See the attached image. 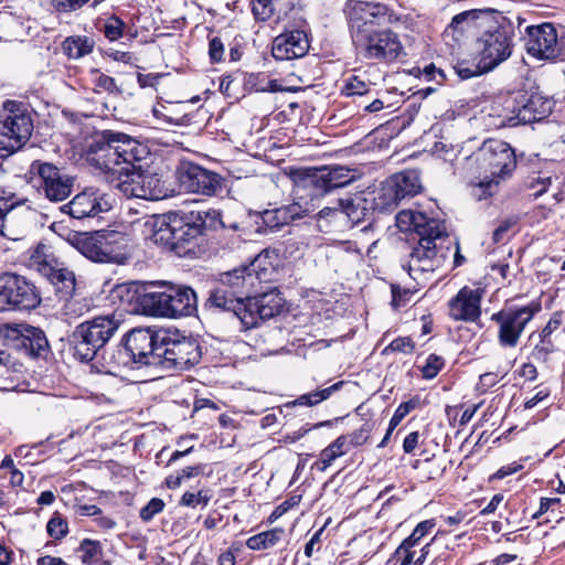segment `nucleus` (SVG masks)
Segmentation results:
<instances>
[{
  "instance_id": "1",
  "label": "nucleus",
  "mask_w": 565,
  "mask_h": 565,
  "mask_svg": "<svg viewBox=\"0 0 565 565\" xmlns=\"http://www.w3.org/2000/svg\"><path fill=\"white\" fill-rule=\"evenodd\" d=\"M149 149L135 138L105 130L90 145L87 159L102 170L107 181L127 198L160 200L166 196L163 182L157 174H145L141 161Z\"/></svg>"
},
{
  "instance_id": "2",
  "label": "nucleus",
  "mask_w": 565,
  "mask_h": 565,
  "mask_svg": "<svg viewBox=\"0 0 565 565\" xmlns=\"http://www.w3.org/2000/svg\"><path fill=\"white\" fill-rule=\"evenodd\" d=\"M396 225L401 232H415L419 236L407 264L408 274L414 279L418 274L431 273L443 265L449 254V246H443L447 239L444 222L422 212L404 210L396 215Z\"/></svg>"
},
{
  "instance_id": "3",
  "label": "nucleus",
  "mask_w": 565,
  "mask_h": 565,
  "mask_svg": "<svg viewBox=\"0 0 565 565\" xmlns=\"http://www.w3.org/2000/svg\"><path fill=\"white\" fill-rule=\"evenodd\" d=\"M207 301L210 307L233 312L245 330L257 328L260 322L279 315L285 303L276 290L242 298L220 285L211 292Z\"/></svg>"
},
{
  "instance_id": "4",
  "label": "nucleus",
  "mask_w": 565,
  "mask_h": 565,
  "mask_svg": "<svg viewBox=\"0 0 565 565\" xmlns=\"http://www.w3.org/2000/svg\"><path fill=\"white\" fill-rule=\"evenodd\" d=\"M476 159L480 168L492 177L480 181L475 189V196L482 200L494 193L499 181L514 170L516 161L512 148L499 139L486 140L477 151Z\"/></svg>"
},
{
  "instance_id": "5",
  "label": "nucleus",
  "mask_w": 565,
  "mask_h": 565,
  "mask_svg": "<svg viewBox=\"0 0 565 565\" xmlns=\"http://www.w3.org/2000/svg\"><path fill=\"white\" fill-rule=\"evenodd\" d=\"M120 322L115 315H106L79 323L71 335L74 356L81 362L92 361L117 332Z\"/></svg>"
},
{
  "instance_id": "6",
  "label": "nucleus",
  "mask_w": 565,
  "mask_h": 565,
  "mask_svg": "<svg viewBox=\"0 0 565 565\" xmlns=\"http://www.w3.org/2000/svg\"><path fill=\"white\" fill-rule=\"evenodd\" d=\"M47 351L49 341L40 328L26 323L0 327V363L9 364L12 352L29 358H40Z\"/></svg>"
},
{
  "instance_id": "7",
  "label": "nucleus",
  "mask_w": 565,
  "mask_h": 565,
  "mask_svg": "<svg viewBox=\"0 0 565 565\" xmlns=\"http://www.w3.org/2000/svg\"><path fill=\"white\" fill-rule=\"evenodd\" d=\"M33 131V120L26 105L17 100L3 104L0 115V151L10 156L21 149Z\"/></svg>"
},
{
  "instance_id": "8",
  "label": "nucleus",
  "mask_w": 565,
  "mask_h": 565,
  "mask_svg": "<svg viewBox=\"0 0 565 565\" xmlns=\"http://www.w3.org/2000/svg\"><path fill=\"white\" fill-rule=\"evenodd\" d=\"M218 217L215 210L174 213V254L180 257H196L203 241L206 218Z\"/></svg>"
},
{
  "instance_id": "9",
  "label": "nucleus",
  "mask_w": 565,
  "mask_h": 565,
  "mask_svg": "<svg viewBox=\"0 0 565 565\" xmlns=\"http://www.w3.org/2000/svg\"><path fill=\"white\" fill-rule=\"evenodd\" d=\"M41 301V294L31 280L11 271L0 274V312L30 311Z\"/></svg>"
},
{
  "instance_id": "10",
  "label": "nucleus",
  "mask_w": 565,
  "mask_h": 565,
  "mask_svg": "<svg viewBox=\"0 0 565 565\" xmlns=\"http://www.w3.org/2000/svg\"><path fill=\"white\" fill-rule=\"evenodd\" d=\"M158 364L167 369L188 370L201 360V347L193 338L159 330Z\"/></svg>"
},
{
  "instance_id": "11",
  "label": "nucleus",
  "mask_w": 565,
  "mask_h": 565,
  "mask_svg": "<svg viewBox=\"0 0 565 565\" xmlns=\"http://www.w3.org/2000/svg\"><path fill=\"white\" fill-rule=\"evenodd\" d=\"M541 311V303L533 301L526 306L510 307L497 313L491 319L499 326L498 340L503 348H515L533 317Z\"/></svg>"
},
{
  "instance_id": "12",
  "label": "nucleus",
  "mask_w": 565,
  "mask_h": 565,
  "mask_svg": "<svg viewBox=\"0 0 565 565\" xmlns=\"http://www.w3.org/2000/svg\"><path fill=\"white\" fill-rule=\"evenodd\" d=\"M30 171L38 182V191L51 202L67 199L74 188V178L57 166L41 160L31 163Z\"/></svg>"
},
{
  "instance_id": "13",
  "label": "nucleus",
  "mask_w": 565,
  "mask_h": 565,
  "mask_svg": "<svg viewBox=\"0 0 565 565\" xmlns=\"http://www.w3.org/2000/svg\"><path fill=\"white\" fill-rule=\"evenodd\" d=\"M45 249L44 245H39L35 248L30 257V266L55 286L56 294L61 299H67L75 291V274L52 255L46 254Z\"/></svg>"
},
{
  "instance_id": "14",
  "label": "nucleus",
  "mask_w": 565,
  "mask_h": 565,
  "mask_svg": "<svg viewBox=\"0 0 565 565\" xmlns=\"http://www.w3.org/2000/svg\"><path fill=\"white\" fill-rule=\"evenodd\" d=\"M356 53L366 60L394 61L403 53L398 35L388 30H371L353 41Z\"/></svg>"
},
{
  "instance_id": "15",
  "label": "nucleus",
  "mask_w": 565,
  "mask_h": 565,
  "mask_svg": "<svg viewBox=\"0 0 565 565\" xmlns=\"http://www.w3.org/2000/svg\"><path fill=\"white\" fill-rule=\"evenodd\" d=\"M355 171L344 166H324L309 170L302 178L301 186L303 190L312 192L311 202L330 191L343 188L355 180ZM311 195V193H309Z\"/></svg>"
},
{
  "instance_id": "16",
  "label": "nucleus",
  "mask_w": 565,
  "mask_h": 565,
  "mask_svg": "<svg viewBox=\"0 0 565 565\" xmlns=\"http://www.w3.org/2000/svg\"><path fill=\"white\" fill-rule=\"evenodd\" d=\"M523 40L526 52L537 60H556L564 54V40L552 23L527 25Z\"/></svg>"
},
{
  "instance_id": "17",
  "label": "nucleus",
  "mask_w": 565,
  "mask_h": 565,
  "mask_svg": "<svg viewBox=\"0 0 565 565\" xmlns=\"http://www.w3.org/2000/svg\"><path fill=\"white\" fill-rule=\"evenodd\" d=\"M516 106L508 107L505 114L499 115L498 127H515L531 124L547 117L553 107L552 100L541 94L521 95Z\"/></svg>"
},
{
  "instance_id": "18",
  "label": "nucleus",
  "mask_w": 565,
  "mask_h": 565,
  "mask_svg": "<svg viewBox=\"0 0 565 565\" xmlns=\"http://www.w3.org/2000/svg\"><path fill=\"white\" fill-rule=\"evenodd\" d=\"M386 7L375 0H350L347 3V18L350 25L352 42L375 30L379 19L386 15Z\"/></svg>"
},
{
  "instance_id": "19",
  "label": "nucleus",
  "mask_w": 565,
  "mask_h": 565,
  "mask_svg": "<svg viewBox=\"0 0 565 565\" xmlns=\"http://www.w3.org/2000/svg\"><path fill=\"white\" fill-rule=\"evenodd\" d=\"M435 525L436 523L433 519L419 522L411 535L396 548L393 555L395 562L399 565H423L430 554L433 546L437 542L438 535H435L430 542L422 546L420 555L415 557L417 547L420 545L422 539L429 534Z\"/></svg>"
},
{
  "instance_id": "20",
  "label": "nucleus",
  "mask_w": 565,
  "mask_h": 565,
  "mask_svg": "<svg viewBox=\"0 0 565 565\" xmlns=\"http://www.w3.org/2000/svg\"><path fill=\"white\" fill-rule=\"evenodd\" d=\"M70 244L87 259L95 263H117L118 254L107 241L103 232L73 233L68 236Z\"/></svg>"
},
{
  "instance_id": "21",
  "label": "nucleus",
  "mask_w": 565,
  "mask_h": 565,
  "mask_svg": "<svg viewBox=\"0 0 565 565\" xmlns=\"http://www.w3.org/2000/svg\"><path fill=\"white\" fill-rule=\"evenodd\" d=\"M178 180L184 191L206 196L215 195L222 189L217 173L193 163H184L180 167Z\"/></svg>"
},
{
  "instance_id": "22",
  "label": "nucleus",
  "mask_w": 565,
  "mask_h": 565,
  "mask_svg": "<svg viewBox=\"0 0 565 565\" xmlns=\"http://www.w3.org/2000/svg\"><path fill=\"white\" fill-rule=\"evenodd\" d=\"M111 202L99 190L86 189L76 194L67 204L61 206L63 213L73 218L95 217L111 209Z\"/></svg>"
},
{
  "instance_id": "23",
  "label": "nucleus",
  "mask_w": 565,
  "mask_h": 565,
  "mask_svg": "<svg viewBox=\"0 0 565 565\" xmlns=\"http://www.w3.org/2000/svg\"><path fill=\"white\" fill-rule=\"evenodd\" d=\"M479 56L483 68L492 71L511 56L512 43L510 35L503 30L484 33L478 41Z\"/></svg>"
},
{
  "instance_id": "24",
  "label": "nucleus",
  "mask_w": 565,
  "mask_h": 565,
  "mask_svg": "<svg viewBox=\"0 0 565 565\" xmlns=\"http://www.w3.org/2000/svg\"><path fill=\"white\" fill-rule=\"evenodd\" d=\"M138 364H158L159 330L149 328L132 329L124 338Z\"/></svg>"
},
{
  "instance_id": "25",
  "label": "nucleus",
  "mask_w": 565,
  "mask_h": 565,
  "mask_svg": "<svg viewBox=\"0 0 565 565\" xmlns=\"http://www.w3.org/2000/svg\"><path fill=\"white\" fill-rule=\"evenodd\" d=\"M300 201L294 202L288 205L276 207L273 210L263 211V216H256L260 218L263 224L269 227L270 232L275 231L295 220L302 218L316 211L318 205L312 202L303 201L305 196H299Z\"/></svg>"
},
{
  "instance_id": "26",
  "label": "nucleus",
  "mask_w": 565,
  "mask_h": 565,
  "mask_svg": "<svg viewBox=\"0 0 565 565\" xmlns=\"http://www.w3.org/2000/svg\"><path fill=\"white\" fill-rule=\"evenodd\" d=\"M309 50V40L301 30L286 31L275 38L271 54L278 61L302 57Z\"/></svg>"
},
{
  "instance_id": "27",
  "label": "nucleus",
  "mask_w": 565,
  "mask_h": 565,
  "mask_svg": "<svg viewBox=\"0 0 565 565\" xmlns=\"http://www.w3.org/2000/svg\"><path fill=\"white\" fill-rule=\"evenodd\" d=\"M482 290L461 288L449 301V316L457 321H476L481 315Z\"/></svg>"
},
{
  "instance_id": "28",
  "label": "nucleus",
  "mask_w": 565,
  "mask_h": 565,
  "mask_svg": "<svg viewBox=\"0 0 565 565\" xmlns=\"http://www.w3.org/2000/svg\"><path fill=\"white\" fill-rule=\"evenodd\" d=\"M168 281H151L138 296V305L142 311L152 317L169 318Z\"/></svg>"
},
{
  "instance_id": "29",
  "label": "nucleus",
  "mask_w": 565,
  "mask_h": 565,
  "mask_svg": "<svg viewBox=\"0 0 565 565\" xmlns=\"http://www.w3.org/2000/svg\"><path fill=\"white\" fill-rule=\"evenodd\" d=\"M168 292L169 318L191 316L196 311L198 298L191 287L168 281Z\"/></svg>"
},
{
  "instance_id": "30",
  "label": "nucleus",
  "mask_w": 565,
  "mask_h": 565,
  "mask_svg": "<svg viewBox=\"0 0 565 565\" xmlns=\"http://www.w3.org/2000/svg\"><path fill=\"white\" fill-rule=\"evenodd\" d=\"M255 264L250 267L236 268L221 275L220 286L233 290L242 298L250 297L249 291L255 279Z\"/></svg>"
},
{
  "instance_id": "31",
  "label": "nucleus",
  "mask_w": 565,
  "mask_h": 565,
  "mask_svg": "<svg viewBox=\"0 0 565 565\" xmlns=\"http://www.w3.org/2000/svg\"><path fill=\"white\" fill-rule=\"evenodd\" d=\"M29 202L25 198H20L17 193L0 189V236L17 241L15 230L8 224V214L18 206L25 205Z\"/></svg>"
},
{
  "instance_id": "32",
  "label": "nucleus",
  "mask_w": 565,
  "mask_h": 565,
  "mask_svg": "<svg viewBox=\"0 0 565 565\" xmlns=\"http://www.w3.org/2000/svg\"><path fill=\"white\" fill-rule=\"evenodd\" d=\"M403 200L413 198L422 192L423 185L418 170L408 169L390 177Z\"/></svg>"
},
{
  "instance_id": "33",
  "label": "nucleus",
  "mask_w": 565,
  "mask_h": 565,
  "mask_svg": "<svg viewBox=\"0 0 565 565\" xmlns=\"http://www.w3.org/2000/svg\"><path fill=\"white\" fill-rule=\"evenodd\" d=\"M174 213L156 217L152 223V241L174 253Z\"/></svg>"
},
{
  "instance_id": "34",
  "label": "nucleus",
  "mask_w": 565,
  "mask_h": 565,
  "mask_svg": "<svg viewBox=\"0 0 565 565\" xmlns=\"http://www.w3.org/2000/svg\"><path fill=\"white\" fill-rule=\"evenodd\" d=\"M94 41L85 35L66 38L62 43V50L70 58L78 60L88 55L94 49Z\"/></svg>"
},
{
  "instance_id": "35",
  "label": "nucleus",
  "mask_w": 565,
  "mask_h": 565,
  "mask_svg": "<svg viewBox=\"0 0 565 565\" xmlns=\"http://www.w3.org/2000/svg\"><path fill=\"white\" fill-rule=\"evenodd\" d=\"M403 201L398 191L393 186L392 181L386 179L374 198V206L380 211H392Z\"/></svg>"
},
{
  "instance_id": "36",
  "label": "nucleus",
  "mask_w": 565,
  "mask_h": 565,
  "mask_svg": "<svg viewBox=\"0 0 565 565\" xmlns=\"http://www.w3.org/2000/svg\"><path fill=\"white\" fill-rule=\"evenodd\" d=\"M364 203V200L360 196L340 199L341 215L347 216L352 224H359L367 214Z\"/></svg>"
},
{
  "instance_id": "37",
  "label": "nucleus",
  "mask_w": 565,
  "mask_h": 565,
  "mask_svg": "<svg viewBox=\"0 0 565 565\" xmlns=\"http://www.w3.org/2000/svg\"><path fill=\"white\" fill-rule=\"evenodd\" d=\"M282 534L284 530L281 529L265 531L250 536L246 541V546L254 551L267 550L275 546L281 540Z\"/></svg>"
},
{
  "instance_id": "38",
  "label": "nucleus",
  "mask_w": 565,
  "mask_h": 565,
  "mask_svg": "<svg viewBox=\"0 0 565 565\" xmlns=\"http://www.w3.org/2000/svg\"><path fill=\"white\" fill-rule=\"evenodd\" d=\"M77 551L81 553V561L84 565H97L103 558L102 544L96 540H82Z\"/></svg>"
},
{
  "instance_id": "39",
  "label": "nucleus",
  "mask_w": 565,
  "mask_h": 565,
  "mask_svg": "<svg viewBox=\"0 0 565 565\" xmlns=\"http://www.w3.org/2000/svg\"><path fill=\"white\" fill-rule=\"evenodd\" d=\"M344 382L340 381L334 384H332L329 387L317 390L303 395H300L296 401V405L300 406H315L320 404L321 402L328 399L334 392H338L342 386Z\"/></svg>"
},
{
  "instance_id": "40",
  "label": "nucleus",
  "mask_w": 565,
  "mask_h": 565,
  "mask_svg": "<svg viewBox=\"0 0 565 565\" xmlns=\"http://www.w3.org/2000/svg\"><path fill=\"white\" fill-rule=\"evenodd\" d=\"M108 363L113 367H131L138 362L132 356V353H130V350L127 347L125 340H122L121 343L118 344L117 348L109 354Z\"/></svg>"
},
{
  "instance_id": "41",
  "label": "nucleus",
  "mask_w": 565,
  "mask_h": 565,
  "mask_svg": "<svg viewBox=\"0 0 565 565\" xmlns=\"http://www.w3.org/2000/svg\"><path fill=\"white\" fill-rule=\"evenodd\" d=\"M483 66L484 65L481 60H479L478 63L462 60L458 61L454 65V70L461 79H469L475 76H479L481 74L490 72L489 70L483 68Z\"/></svg>"
},
{
  "instance_id": "42",
  "label": "nucleus",
  "mask_w": 565,
  "mask_h": 565,
  "mask_svg": "<svg viewBox=\"0 0 565 565\" xmlns=\"http://www.w3.org/2000/svg\"><path fill=\"white\" fill-rule=\"evenodd\" d=\"M47 534L54 540H62L68 533V523L58 512H55L46 524Z\"/></svg>"
},
{
  "instance_id": "43",
  "label": "nucleus",
  "mask_w": 565,
  "mask_h": 565,
  "mask_svg": "<svg viewBox=\"0 0 565 565\" xmlns=\"http://www.w3.org/2000/svg\"><path fill=\"white\" fill-rule=\"evenodd\" d=\"M341 92L345 96H363L370 92V84L352 75L345 79Z\"/></svg>"
},
{
  "instance_id": "44",
  "label": "nucleus",
  "mask_w": 565,
  "mask_h": 565,
  "mask_svg": "<svg viewBox=\"0 0 565 565\" xmlns=\"http://www.w3.org/2000/svg\"><path fill=\"white\" fill-rule=\"evenodd\" d=\"M279 0H254L253 13L259 21H267L273 18L276 12Z\"/></svg>"
},
{
  "instance_id": "45",
  "label": "nucleus",
  "mask_w": 565,
  "mask_h": 565,
  "mask_svg": "<svg viewBox=\"0 0 565 565\" xmlns=\"http://www.w3.org/2000/svg\"><path fill=\"white\" fill-rule=\"evenodd\" d=\"M125 28L126 24L120 18L111 15L105 21L103 32L105 38L113 42L122 36Z\"/></svg>"
},
{
  "instance_id": "46",
  "label": "nucleus",
  "mask_w": 565,
  "mask_h": 565,
  "mask_svg": "<svg viewBox=\"0 0 565 565\" xmlns=\"http://www.w3.org/2000/svg\"><path fill=\"white\" fill-rule=\"evenodd\" d=\"M211 500V495L205 490L198 492H185L180 499V505L196 508L198 505L206 507Z\"/></svg>"
},
{
  "instance_id": "47",
  "label": "nucleus",
  "mask_w": 565,
  "mask_h": 565,
  "mask_svg": "<svg viewBox=\"0 0 565 565\" xmlns=\"http://www.w3.org/2000/svg\"><path fill=\"white\" fill-rule=\"evenodd\" d=\"M374 425L375 424L373 422L366 420L359 429L354 430L350 435H347L349 437L351 447L364 445L370 438Z\"/></svg>"
},
{
  "instance_id": "48",
  "label": "nucleus",
  "mask_w": 565,
  "mask_h": 565,
  "mask_svg": "<svg viewBox=\"0 0 565 565\" xmlns=\"http://www.w3.org/2000/svg\"><path fill=\"white\" fill-rule=\"evenodd\" d=\"M166 503L160 498H152L139 512V516L143 522L151 521L157 514L161 513Z\"/></svg>"
},
{
  "instance_id": "49",
  "label": "nucleus",
  "mask_w": 565,
  "mask_h": 565,
  "mask_svg": "<svg viewBox=\"0 0 565 565\" xmlns=\"http://www.w3.org/2000/svg\"><path fill=\"white\" fill-rule=\"evenodd\" d=\"M445 361L441 356L436 354H429L425 365L422 367V374L424 379H434L439 371L443 369Z\"/></svg>"
},
{
  "instance_id": "50",
  "label": "nucleus",
  "mask_w": 565,
  "mask_h": 565,
  "mask_svg": "<svg viewBox=\"0 0 565 565\" xmlns=\"http://www.w3.org/2000/svg\"><path fill=\"white\" fill-rule=\"evenodd\" d=\"M95 87L99 90L107 92L110 94H120L121 89L118 87L115 78L96 71V77L94 79Z\"/></svg>"
},
{
  "instance_id": "51",
  "label": "nucleus",
  "mask_w": 565,
  "mask_h": 565,
  "mask_svg": "<svg viewBox=\"0 0 565 565\" xmlns=\"http://www.w3.org/2000/svg\"><path fill=\"white\" fill-rule=\"evenodd\" d=\"M418 404L417 399H409L398 405L391 418V426L396 427Z\"/></svg>"
},
{
  "instance_id": "52",
  "label": "nucleus",
  "mask_w": 565,
  "mask_h": 565,
  "mask_svg": "<svg viewBox=\"0 0 565 565\" xmlns=\"http://www.w3.org/2000/svg\"><path fill=\"white\" fill-rule=\"evenodd\" d=\"M89 0H52L54 9L62 13H68L82 9Z\"/></svg>"
},
{
  "instance_id": "53",
  "label": "nucleus",
  "mask_w": 565,
  "mask_h": 565,
  "mask_svg": "<svg viewBox=\"0 0 565 565\" xmlns=\"http://www.w3.org/2000/svg\"><path fill=\"white\" fill-rule=\"evenodd\" d=\"M555 350V345L551 339H542L539 344L535 345L532 352V356L536 361H546L550 353Z\"/></svg>"
},
{
  "instance_id": "54",
  "label": "nucleus",
  "mask_w": 565,
  "mask_h": 565,
  "mask_svg": "<svg viewBox=\"0 0 565 565\" xmlns=\"http://www.w3.org/2000/svg\"><path fill=\"white\" fill-rule=\"evenodd\" d=\"M415 344L411 338H397L393 340L385 349L384 352H402L409 354L414 351Z\"/></svg>"
},
{
  "instance_id": "55",
  "label": "nucleus",
  "mask_w": 565,
  "mask_h": 565,
  "mask_svg": "<svg viewBox=\"0 0 565 565\" xmlns=\"http://www.w3.org/2000/svg\"><path fill=\"white\" fill-rule=\"evenodd\" d=\"M256 216H263V212H248L246 215V225H248V233L255 232L257 234H267L270 230L267 225L263 224L260 218Z\"/></svg>"
},
{
  "instance_id": "56",
  "label": "nucleus",
  "mask_w": 565,
  "mask_h": 565,
  "mask_svg": "<svg viewBox=\"0 0 565 565\" xmlns=\"http://www.w3.org/2000/svg\"><path fill=\"white\" fill-rule=\"evenodd\" d=\"M339 458V454H335L334 452V449L331 448V446L329 445L328 447H326L321 452H320V457H319V460L317 462H315V467L319 470V471H324L327 468H329L331 466V463L337 459Z\"/></svg>"
},
{
  "instance_id": "57",
  "label": "nucleus",
  "mask_w": 565,
  "mask_h": 565,
  "mask_svg": "<svg viewBox=\"0 0 565 565\" xmlns=\"http://www.w3.org/2000/svg\"><path fill=\"white\" fill-rule=\"evenodd\" d=\"M65 301V305L63 307V313L64 316L68 318H76L84 313L85 306L72 297L67 299H63Z\"/></svg>"
},
{
  "instance_id": "58",
  "label": "nucleus",
  "mask_w": 565,
  "mask_h": 565,
  "mask_svg": "<svg viewBox=\"0 0 565 565\" xmlns=\"http://www.w3.org/2000/svg\"><path fill=\"white\" fill-rule=\"evenodd\" d=\"M224 44L218 36H214L209 42V56L213 63H218L223 60Z\"/></svg>"
},
{
  "instance_id": "59",
  "label": "nucleus",
  "mask_w": 565,
  "mask_h": 565,
  "mask_svg": "<svg viewBox=\"0 0 565 565\" xmlns=\"http://www.w3.org/2000/svg\"><path fill=\"white\" fill-rule=\"evenodd\" d=\"M471 15H473V13L468 11L455 15L449 24V29L463 33L470 28L469 18Z\"/></svg>"
},
{
  "instance_id": "60",
  "label": "nucleus",
  "mask_w": 565,
  "mask_h": 565,
  "mask_svg": "<svg viewBox=\"0 0 565 565\" xmlns=\"http://www.w3.org/2000/svg\"><path fill=\"white\" fill-rule=\"evenodd\" d=\"M516 224V218L511 217L501 222V224L493 231L492 239L495 244L505 239L507 233Z\"/></svg>"
},
{
  "instance_id": "61",
  "label": "nucleus",
  "mask_w": 565,
  "mask_h": 565,
  "mask_svg": "<svg viewBox=\"0 0 565 565\" xmlns=\"http://www.w3.org/2000/svg\"><path fill=\"white\" fill-rule=\"evenodd\" d=\"M551 184V178L550 177H537L533 178L529 182V188L534 190L533 195L535 198L541 196L543 193H545Z\"/></svg>"
},
{
  "instance_id": "62",
  "label": "nucleus",
  "mask_w": 565,
  "mask_h": 565,
  "mask_svg": "<svg viewBox=\"0 0 565 565\" xmlns=\"http://www.w3.org/2000/svg\"><path fill=\"white\" fill-rule=\"evenodd\" d=\"M562 324V313L555 312L546 326L543 328L540 338L542 339H551V335L554 331H556Z\"/></svg>"
},
{
  "instance_id": "63",
  "label": "nucleus",
  "mask_w": 565,
  "mask_h": 565,
  "mask_svg": "<svg viewBox=\"0 0 565 565\" xmlns=\"http://www.w3.org/2000/svg\"><path fill=\"white\" fill-rule=\"evenodd\" d=\"M408 296L409 292L407 290H402L398 286L392 285V306L394 308L404 306Z\"/></svg>"
},
{
  "instance_id": "64",
  "label": "nucleus",
  "mask_w": 565,
  "mask_h": 565,
  "mask_svg": "<svg viewBox=\"0 0 565 565\" xmlns=\"http://www.w3.org/2000/svg\"><path fill=\"white\" fill-rule=\"evenodd\" d=\"M330 446L334 449L335 454H339V457L345 455L352 448L347 435L339 436Z\"/></svg>"
}]
</instances>
